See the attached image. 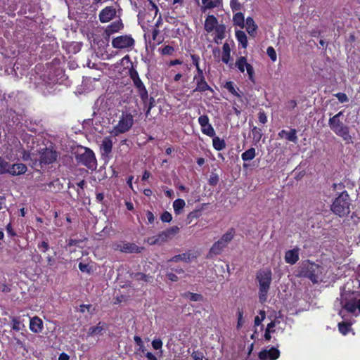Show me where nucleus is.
<instances>
[{"instance_id": "obj_1", "label": "nucleus", "mask_w": 360, "mask_h": 360, "mask_svg": "<svg viewBox=\"0 0 360 360\" xmlns=\"http://www.w3.org/2000/svg\"><path fill=\"white\" fill-rule=\"evenodd\" d=\"M333 191L339 193L331 205L330 210L340 217L347 216L350 213V205L352 200L346 191H343L345 186L343 184H333Z\"/></svg>"}, {"instance_id": "obj_2", "label": "nucleus", "mask_w": 360, "mask_h": 360, "mask_svg": "<svg viewBox=\"0 0 360 360\" xmlns=\"http://www.w3.org/2000/svg\"><path fill=\"white\" fill-rule=\"evenodd\" d=\"M257 281L259 283V300L264 303L266 301L267 294L272 281V273L269 269L261 270L257 273Z\"/></svg>"}, {"instance_id": "obj_3", "label": "nucleus", "mask_w": 360, "mask_h": 360, "mask_svg": "<svg viewBox=\"0 0 360 360\" xmlns=\"http://www.w3.org/2000/svg\"><path fill=\"white\" fill-rule=\"evenodd\" d=\"M76 160L78 164L83 165L91 170L97 167V162L94 152L88 148H81L76 154Z\"/></svg>"}, {"instance_id": "obj_4", "label": "nucleus", "mask_w": 360, "mask_h": 360, "mask_svg": "<svg viewBox=\"0 0 360 360\" xmlns=\"http://www.w3.org/2000/svg\"><path fill=\"white\" fill-rule=\"evenodd\" d=\"M323 268L316 264L309 262L304 264L301 274L304 277L309 278L312 283H317L321 281Z\"/></svg>"}, {"instance_id": "obj_5", "label": "nucleus", "mask_w": 360, "mask_h": 360, "mask_svg": "<svg viewBox=\"0 0 360 360\" xmlns=\"http://www.w3.org/2000/svg\"><path fill=\"white\" fill-rule=\"evenodd\" d=\"M134 124V117L129 112H122L120 120L114 127L111 134L117 136L120 134L128 131Z\"/></svg>"}, {"instance_id": "obj_6", "label": "nucleus", "mask_w": 360, "mask_h": 360, "mask_svg": "<svg viewBox=\"0 0 360 360\" xmlns=\"http://www.w3.org/2000/svg\"><path fill=\"white\" fill-rule=\"evenodd\" d=\"M40 164L49 165L55 162L58 153L51 148H45L39 151Z\"/></svg>"}, {"instance_id": "obj_7", "label": "nucleus", "mask_w": 360, "mask_h": 360, "mask_svg": "<svg viewBox=\"0 0 360 360\" xmlns=\"http://www.w3.org/2000/svg\"><path fill=\"white\" fill-rule=\"evenodd\" d=\"M134 44V39L129 35H121L112 41V46L115 49H123L131 47Z\"/></svg>"}, {"instance_id": "obj_8", "label": "nucleus", "mask_w": 360, "mask_h": 360, "mask_svg": "<svg viewBox=\"0 0 360 360\" xmlns=\"http://www.w3.org/2000/svg\"><path fill=\"white\" fill-rule=\"evenodd\" d=\"M179 229L178 226H172L160 233L157 236L159 242V245H161L163 243L171 240L173 238V236H174L179 232Z\"/></svg>"}, {"instance_id": "obj_9", "label": "nucleus", "mask_w": 360, "mask_h": 360, "mask_svg": "<svg viewBox=\"0 0 360 360\" xmlns=\"http://www.w3.org/2000/svg\"><path fill=\"white\" fill-rule=\"evenodd\" d=\"M236 66L241 72H244L245 68L250 79L253 81L254 69L250 64L247 63V60L245 57H240L236 62Z\"/></svg>"}, {"instance_id": "obj_10", "label": "nucleus", "mask_w": 360, "mask_h": 360, "mask_svg": "<svg viewBox=\"0 0 360 360\" xmlns=\"http://www.w3.org/2000/svg\"><path fill=\"white\" fill-rule=\"evenodd\" d=\"M116 15V10L113 6H106L101 11L98 17L99 20L103 22H108Z\"/></svg>"}, {"instance_id": "obj_11", "label": "nucleus", "mask_w": 360, "mask_h": 360, "mask_svg": "<svg viewBox=\"0 0 360 360\" xmlns=\"http://www.w3.org/2000/svg\"><path fill=\"white\" fill-rule=\"evenodd\" d=\"M280 356V352L275 347L269 349H263L259 353V358L261 360H276Z\"/></svg>"}, {"instance_id": "obj_12", "label": "nucleus", "mask_w": 360, "mask_h": 360, "mask_svg": "<svg viewBox=\"0 0 360 360\" xmlns=\"http://www.w3.org/2000/svg\"><path fill=\"white\" fill-rule=\"evenodd\" d=\"M124 27V25L121 20L114 21L109 25L105 30L104 33L106 36L110 37V35L118 32Z\"/></svg>"}, {"instance_id": "obj_13", "label": "nucleus", "mask_w": 360, "mask_h": 360, "mask_svg": "<svg viewBox=\"0 0 360 360\" xmlns=\"http://www.w3.org/2000/svg\"><path fill=\"white\" fill-rule=\"evenodd\" d=\"M112 148V141L110 137H105L100 146L102 156L108 157Z\"/></svg>"}, {"instance_id": "obj_14", "label": "nucleus", "mask_w": 360, "mask_h": 360, "mask_svg": "<svg viewBox=\"0 0 360 360\" xmlns=\"http://www.w3.org/2000/svg\"><path fill=\"white\" fill-rule=\"evenodd\" d=\"M194 80L196 81V88L193 90V91H205L207 90L211 89L210 86L206 82L203 74L198 75L194 77Z\"/></svg>"}, {"instance_id": "obj_15", "label": "nucleus", "mask_w": 360, "mask_h": 360, "mask_svg": "<svg viewBox=\"0 0 360 360\" xmlns=\"http://www.w3.org/2000/svg\"><path fill=\"white\" fill-rule=\"evenodd\" d=\"M343 115V112L340 111L338 114L330 117L328 120V124L330 129L335 132L345 124L340 120V117Z\"/></svg>"}, {"instance_id": "obj_16", "label": "nucleus", "mask_w": 360, "mask_h": 360, "mask_svg": "<svg viewBox=\"0 0 360 360\" xmlns=\"http://www.w3.org/2000/svg\"><path fill=\"white\" fill-rule=\"evenodd\" d=\"M299 260V249L294 248L288 250L285 254V261L291 265L295 264Z\"/></svg>"}, {"instance_id": "obj_17", "label": "nucleus", "mask_w": 360, "mask_h": 360, "mask_svg": "<svg viewBox=\"0 0 360 360\" xmlns=\"http://www.w3.org/2000/svg\"><path fill=\"white\" fill-rule=\"evenodd\" d=\"M27 166L23 163L11 164L8 174L13 176H18L25 174L27 171Z\"/></svg>"}, {"instance_id": "obj_18", "label": "nucleus", "mask_w": 360, "mask_h": 360, "mask_svg": "<svg viewBox=\"0 0 360 360\" xmlns=\"http://www.w3.org/2000/svg\"><path fill=\"white\" fill-rule=\"evenodd\" d=\"M30 329L35 333H41L43 329V321L38 316H34L30 319Z\"/></svg>"}, {"instance_id": "obj_19", "label": "nucleus", "mask_w": 360, "mask_h": 360, "mask_svg": "<svg viewBox=\"0 0 360 360\" xmlns=\"http://www.w3.org/2000/svg\"><path fill=\"white\" fill-rule=\"evenodd\" d=\"M278 136L293 143H297V131L295 129H291L290 131L283 129L278 133Z\"/></svg>"}, {"instance_id": "obj_20", "label": "nucleus", "mask_w": 360, "mask_h": 360, "mask_svg": "<svg viewBox=\"0 0 360 360\" xmlns=\"http://www.w3.org/2000/svg\"><path fill=\"white\" fill-rule=\"evenodd\" d=\"M226 247V245H225L220 240H219L212 245L209 251L207 257H212L213 255H219Z\"/></svg>"}, {"instance_id": "obj_21", "label": "nucleus", "mask_w": 360, "mask_h": 360, "mask_svg": "<svg viewBox=\"0 0 360 360\" xmlns=\"http://www.w3.org/2000/svg\"><path fill=\"white\" fill-rule=\"evenodd\" d=\"M143 248L137 246L134 243L123 242L122 252L124 253H139Z\"/></svg>"}, {"instance_id": "obj_22", "label": "nucleus", "mask_w": 360, "mask_h": 360, "mask_svg": "<svg viewBox=\"0 0 360 360\" xmlns=\"http://www.w3.org/2000/svg\"><path fill=\"white\" fill-rule=\"evenodd\" d=\"M335 133L342 137L344 141L347 143L352 142V139L351 135L349 134V127L346 125L342 126L340 129H337Z\"/></svg>"}, {"instance_id": "obj_23", "label": "nucleus", "mask_w": 360, "mask_h": 360, "mask_svg": "<svg viewBox=\"0 0 360 360\" xmlns=\"http://www.w3.org/2000/svg\"><path fill=\"white\" fill-rule=\"evenodd\" d=\"M217 20L213 15H208L205 21V29L207 32H210L217 27Z\"/></svg>"}, {"instance_id": "obj_24", "label": "nucleus", "mask_w": 360, "mask_h": 360, "mask_svg": "<svg viewBox=\"0 0 360 360\" xmlns=\"http://www.w3.org/2000/svg\"><path fill=\"white\" fill-rule=\"evenodd\" d=\"M105 329V323L99 322L96 326L89 328L88 334L89 335H101Z\"/></svg>"}, {"instance_id": "obj_25", "label": "nucleus", "mask_w": 360, "mask_h": 360, "mask_svg": "<svg viewBox=\"0 0 360 360\" xmlns=\"http://www.w3.org/2000/svg\"><path fill=\"white\" fill-rule=\"evenodd\" d=\"M245 27L248 34L250 35L254 36L256 33L257 25L255 24L254 20L252 18L248 17L246 19Z\"/></svg>"}, {"instance_id": "obj_26", "label": "nucleus", "mask_w": 360, "mask_h": 360, "mask_svg": "<svg viewBox=\"0 0 360 360\" xmlns=\"http://www.w3.org/2000/svg\"><path fill=\"white\" fill-rule=\"evenodd\" d=\"M235 234L233 229H229L219 239L225 245L227 246L228 243L233 239Z\"/></svg>"}, {"instance_id": "obj_27", "label": "nucleus", "mask_w": 360, "mask_h": 360, "mask_svg": "<svg viewBox=\"0 0 360 360\" xmlns=\"http://www.w3.org/2000/svg\"><path fill=\"white\" fill-rule=\"evenodd\" d=\"M186 205V202L183 199H177L173 202V207L176 214H181L182 210Z\"/></svg>"}, {"instance_id": "obj_28", "label": "nucleus", "mask_w": 360, "mask_h": 360, "mask_svg": "<svg viewBox=\"0 0 360 360\" xmlns=\"http://www.w3.org/2000/svg\"><path fill=\"white\" fill-rule=\"evenodd\" d=\"M213 147L217 150H221L226 147V143L223 139L219 137L214 136L212 139Z\"/></svg>"}, {"instance_id": "obj_29", "label": "nucleus", "mask_w": 360, "mask_h": 360, "mask_svg": "<svg viewBox=\"0 0 360 360\" xmlns=\"http://www.w3.org/2000/svg\"><path fill=\"white\" fill-rule=\"evenodd\" d=\"M181 295L183 297L188 299L191 301L197 302V301L202 300V296L200 294H198V293L186 292H184Z\"/></svg>"}, {"instance_id": "obj_30", "label": "nucleus", "mask_w": 360, "mask_h": 360, "mask_svg": "<svg viewBox=\"0 0 360 360\" xmlns=\"http://www.w3.org/2000/svg\"><path fill=\"white\" fill-rule=\"evenodd\" d=\"M233 22L235 25H236L242 28L245 27V19H244V15L242 13L238 12V13H236L233 15Z\"/></svg>"}, {"instance_id": "obj_31", "label": "nucleus", "mask_w": 360, "mask_h": 360, "mask_svg": "<svg viewBox=\"0 0 360 360\" xmlns=\"http://www.w3.org/2000/svg\"><path fill=\"white\" fill-rule=\"evenodd\" d=\"M230 53L231 49L229 47V45L227 43H225L223 45V52H222V57L221 60L224 63H228L230 59Z\"/></svg>"}, {"instance_id": "obj_32", "label": "nucleus", "mask_w": 360, "mask_h": 360, "mask_svg": "<svg viewBox=\"0 0 360 360\" xmlns=\"http://www.w3.org/2000/svg\"><path fill=\"white\" fill-rule=\"evenodd\" d=\"M255 157V149L254 148H251L246 151H245L242 155V160L244 161H250L252 160Z\"/></svg>"}, {"instance_id": "obj_33", "label": "nucleus", "mask_w": 360, "mask_h": 360, "mask_svg": "<svg viewBox=\"0 0 360 360\" xmlns=\"http://www.w3.org/2000/svg\"><path fill=\"white\" fill-rule=\"evenodd\" d=\"M236 36L238 41L242 44L243 48H246L248 40L245 33L243 31H237L236 32Z\"/></svg>"}, {"instance_id": "obj_34", "label": "nucleus", "mask_w": 360, "mask_h": 360, "mask_svg": "<svg viewBox=\"0 0 360 360\" xmlns=\"http://www.w3.org/2000/svg\"><path fill=\"white\" fill-rule=\"evenodd\" d=\"M169 262H178L179 261L189 262L190 261V255L187 253H184L181 255H175L172 257Z\"/></svg>"}, {"instance_id": "obj_35", "label": "nucleus", "mask_w": 360, "mask_h": 360, "mask_svg": "<svg viewBox=\"0 0 360 360\" xmlns=\"http://www.w3.org/2000/svg\"><path fill=\"white\" fill-rule=\"evenodd\" d=\"M201 129L204 134H206L210 137H214L215 136V131L210 124L202 127Z\"/></svg>"}, {"instance_id": "obj_36", "label": "nucleus", "mask_w": 360, "mask_h": 360, "mask_svg": "<svg viewBox=\"0 0 360 360\" xmlns=\"http://www.w3.org/2000/svg\"><path fill=\"white\" fill-rule=\"evenodd\" d=\"M252 135L253 141L255 142H258L260 141L262 136V130L256 127H255L252 129Z\"/></svg>"}, {"instance_id": "obj_37", "label": "nucleus", "mask_w": 360, "mask_h": 360, "mask_svg": "<svg viewBox=\"0 0 360 360\" xmlns=\"http://www.w3.org/2000/svg\"><path fill=\"white\" fill-rule=\"evenodd\" d=\"M224 30H225V27L224 26H222V25L217 26L215 28V31L217 32V36L214 38L215 42L218 43L217 39H220L221 40V39H222L224 37Z\"/></svg>"}, {"instance_id": "obj_38", "label": "nucleus", "mask_w": 360, "mask_h": 360, "mask_svg": "<svg viewBox=\"0 0 360 360\" xmlns=\"http://www.w3.org/2000/svg\"><path fill=\"white\" fill-rule=\"evenodd\" d=\"M202 3L203 4V6L202 8L203 11L206 9L215 8L217 6V3L212 0H202Z\"/></svg>"}, {"instance_id": "obj_39", "label": "nucleus", "mask_w": 360, "mask_h": 360, "mask_svg": "<svg viewBox=\"0 0 360 360\" xmlns=\"http://www.w3.org/2000/svg\"><path fill=\"white\" fill-rule=\"evenodd\" d=\"M138 92H139V96H140L141 101H143L144 105H146L147 100L148 98V91L146 90V87L139 89Z\"/></svg>"}, {"instance_id": "obj_40", "label": "nucleus", "mask_w": 360, "mask_h": 360, "mask_svg": "<svg viewBox=\"0 0 360 360\" xmlns=\"http://www.w3.org/2000/svg\"><path fill=\"white\" fill-rule=\"evenodd\" d=\"M338 328H339L340 332L342 334L346 335L350 329V325L345 322H341V323H338Z\"/></svg>"}, {"instance_id": "obj_41", "label": "nucleus", "mask_w": 360, "mask_h": 360, "mask_svg": "<svg viewBox=\"0 0 360 360\" xmlns=\"http://www.w3.org/2000/svg\"><path fill=\"white\" fill-rule=\"evenodd\" d=\"M134 278L137 281H144L146 282H151V277L143 273H136L134 274Z\"/></svg>"}, {"instance_id": "obj_42", "label": "nucleus", "mask_w": 360, "mask_h": 360, "mask_svg": "<svg viewBox=\"0 0 360 360\" xmlns=\"http://www.w3.org/2000/svg\"><path fill=\"white\" fill-rule=\"evenodd\" d=\"M345 309L349 312H354L357 309L356 301L347 302L345 305Z\"/></svg>"}, {"instance_id": "obj_43", "label": "nucleus", "mask_w": 360, "mask_h": 360, "mask_svg": "<svg viewBox=\"0 0 360 360\" xmlns=\"http://www.w3.org/2000/svg\"><path fill=\"white\" fill-rule=\"evenodd\" d=\"M11 163L4 160H0V168L2 173H8V169L11 167Z\"/></svg>"}, {"instance_id": "obj_44", "label": "nucleus", "mask_w": 360, "mask_h": 360, "mask_svg": "<svg viewBox=\"0 0 360 360\" xmlns=\"http://www.w3.org/2000/svg\"><path fill=\"white\" fill-rule=\"evenodd\" d=\"M224 87L233 95L239 96V94L237 93L236 90L235 89L233 83L232 82H227Z\"/></svg>"}, {"instance_id": "obj_45", "label": "nucleus", "mask_w": 360, "mask_h": 360, "mask_svg": "<svg viewBox=\"0 0 360 360\" xmlns=\"http://www.w3.org/2000/svg\"><path fill=\"white\" fill-rule=\"evenodd\" d=\"M134 342H136V344L137 345V346H139V351L141 352H145L146 351V348H145V346L143 345V342L141 340V338L139 337V336H134Z\"/></svg>"}, {"instance_id": "obj_46", "label": "nucleus", "mask_w": 360, "mask_h": 360, "mask_svg": "<svg viewBox=\"0 0 360 360\" xmlns=\"http://www.w3.org/2000/svg\"><path fill=\"white\" fill-rule=\"evenodd\" d=\"M191 59H192L193 63L196 67V69H197V71H198V75L203 74L202 70L200 69V68L199 66V59H200L199 57L198 56H196V55H192L191 56Z\"/></svg>"}, {"instance_id": "obj_47", "label": "nucleus", "mask_w": 360, "mask_h": 360, "mask_svg": "<svg viewBox=\"0 0 360 360\" xmlns=\"http://www.w3.org/2000/svg\"><path fill=\"white\" fill-rule=\"evenodd\" d=\"M266 53L272 61H276L277 58L276 53L272 46H269L266 49Z\"/></svg>"}, {"instance_id": "obj_48", "label": "nucleus", "mask_w": 360, "mask_h": 360, "mask_svg": "<svg viewBox=\"0 0 360 360\" xmlns=\"http://www.w3.org/2000/svg\"><path fill=\"white\" fill-rule=\"evenodd\" d=\"M79 311L82 313H84L86 311H89L90 314H92L94 311V308L91 304H82L79 306Z\"/></svg>"}, {"instance_id": "obj_49", "label": "nucleus", "mask_w": 360, "mask_h": 360, "mask_svg": "<svg viewBox=\"0 0 360 360\" xmlns=\"http://www.w3.org/2000/svg\"><path fill=\"white\" fill-rule=\"evenodd\" d=\"M219 181V176L215 173H212L208 179L209 184L211 186H216Z\"/></svg>"}, {"instance_id": "obj_50", "label": "nucleus", "mask_w": 360, "mask_h": 360, "mask_svg": "<svg viewBox=\"0 0 360 360\" xmlns=\"http://www.w3.org/2000/svg\"><path fill=\"white\" fill-rule=\"evenodd\" d=\"M200 216V210H193V212H190L188 216L187 219L189 220V223L191 222V221L193 219L198 218Z\"/></svg>"}, {"instance_id": "obj_51", "label": "nucleus", "mask_w": 360, "mask_h": 360, "mask_svg": "<svg viewBox=\"0 0 360 360\" xmlns=\"http://www.w3.org/2000/svg\"><path fill=\"white\" fill-rule=\"evenodd\" d=\"M160 218L163 222H170L172 219V216L169 212L165 211L162 214Z\"/></svg>"}, {"instance_id": "obj_52", "label": "nucleus", "mask_w": 360, "mask_h": 360, "mask_svg": "<svg viewBox=\"0 0 360 360\" xmlns=\"http://www.w3.org/2000/svg\"><path fill=\"white\" fill-rule=\"evenodd\" d=\"M335 96L338 99L340 103H345L348 101V97L345 93L339 92L335 94Z\"/></svg>"}, {"instance_id": "obj_53", "label": "nucleus", "mask_w": 360, "mask_h": 360, "mask_svg": "<svg viewBox=\"0 0 360 360\" xmlns=\"http://www.w3.org/2000/svg\"><path fill=\"white\" fill-rule=\"evenodd\" d=\"M198 122L200 125V127H203V126H205L209 123V118L207 115H201L198 117Z\"/></svg>"}, {"instance_id": "obj_54", "label": "nucleus", "mask_w": 360, "mask_h": 360, "mask_svg": "<svg viewBox=\"0 0 360 360\" xmlns=\"http://www.w3.org/2000/svg\"><path fill=\"white\" fill-rule=\"evenodd\" d=\"M11 323H12V328H13V330H16V331H20V329H21V327H20L21 323H20V322L17 319L13 318L12 319Z\"/></svg>"}, {"instance_id": "obj_55", "label": "nucleus", "mask_w": 360, "mask_h": 360, "mask_svg": "<svg viewBox=\"0 0 360 360\" xmlns=\"http://www.w3.org/2000/svg\"><path fill=\"white\" fill-rule=\"evenodd\" d=\"M133 82L135 86L138 89V90L145 87L143 83L142 82L139 76L134 77Z\"/></svg>"}, {"instance_id": "obj_56", "label": "nucleus", "mask_w": 360, "mask_h": 360, "mask_svg": "<svg viewBox=\"0 0 360 360\" xmlns=\"http://www.w3.org/2000/svg\"><path fill=\"white\" fill-rule=\"evenodd\" d=\"M155 98L153 97H150L149 99V103L148 104L147 110L146 112V117L148 116L151 109L155 106Z\"/></svg>"}, {"instance_id": "obj_57", "label": "nucleus", "mask_w": 360, "mask_h": 360, "mask_svg": "<svg viewBox=\"0 0 360 360\" xmlns=\"http://www.w3.org/2000/svg\"><path fill=\"white\" fill-rule=\"evenodd\" d=\"M152 346L155 349H160L162 347V342L160 339H155L152 341Z\"/></svg>"}, {"instance_id": "obj_58", "label": "nucleus", "mask_w": 360, "mask_h": 360, "mask_svg": "<svg viewBox=\"0 0 360 360\" xmlns=\"http://www.w3.org/2000/svg\"><path fill=\"white\" fill-rule=\"evenodd\" d=\"M174 51V49L172 46L167 45L162 49V53L164 55H171Z\"/></svg>"}, {"instance_id": "obj_59", "label": "nucleus", "mask_w": 360, "mask_h": 360, "mask_svg": "<svg viewBox=\"0 0 360 360\" xmlns=\"http://www.w3.org/2000/svg\"><path fill=\"white\" fill-rule=\"evenodd\" d=\"M191 356L194 360H202L203 359L202 353L198 351H194L192 353Z\"/></svg>"}, {"instance_id": "obj_60", "label": "nucleus", "mask_w": 360, "mask_h": 360, "mask_svg": "<svg viewBox=\"0 0 360 360\" xmlns=\"http://www.w3.org/2000/svg\"><path fill=\"white\" fill-rule=\"evenodd\" d=\"M147 242L149 245H159V242L156 236L150 237L147 239Z\"/></svg>"}, {"instance_id": "obj_61", "label": "nucleus", "mask_w": 360, "mask_h": 360, "mask_svg": "<svg viewBox=\"0 0 360 360\" xmlns=\"http://www.w3.org/2000/svg\"><path fill=\"white\" fill-rule=\"evenodd\" d=\"M258 119L259 121L262 124H265L267 122V117L264 112H260L259 113Z\"/></svg>"}, {"instance_id": "obj_62", "label": "nucleus", "mask_w": 360, "mask_h": 360, "mask_svg": "<svg viewBox=\"0 0 360 360\" xmlns=\"http://www.w3.org/2000/svg\"><path fill=\"white\" fill-rule=\"evenodd\" d=\"M238 327H240L243 325V311L242 310H240L238 309Z\"/></svg>"}, {"instance_id": "obj_63", "label": "nucleus", "mask_w": 360, "mask_h": 360, "mask_svg": "<svg viewBox=\"0 0 360 360\" xmlns=\"http://www.w3.org/2000/svg\"><path fill=\"white\" fill-rule=\"evenodd\" d=\"M38 248L41 249L44 252L48 250L49 246L48 243L46 241H42L39 245Z\"/></svg>"}, {"instance_id": "obj_64", "label": "nucleus", "mask_w": 360, "mask_h": 360, "mask_svg": "<svg viewBox=\"0 0 360 360\" xmlns=\"http://www.w3.org/2000/svg\"><path fill=\"white\" fill-rule=\"evenodd\" d=\"M146 217L149 224H152L154 222L155 216L150 211H148L146 212Z\"/></svg>"}]
</instances>
